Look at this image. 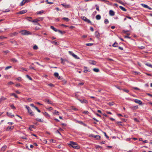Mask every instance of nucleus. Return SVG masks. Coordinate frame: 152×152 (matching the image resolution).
Segmentation results:
<instances>
[{"label":"nucleus","instance_id":"obj_50","mask_svg":"<svg viewBox=\"0 0 152 152\" xmlns=\"http://www.w3.org/2000/svg\"><path fill=\"white\" fill-rule=\"evenodd\" d=\"M10 10L9 9H6L5 11H3V12H7L10 11Z\"/></svg>","mask_w":152,"mask_h":152},{"label":"nucleus","instance_id":"obj_23","mask_svg":"<svg viewBox=\"0 0 152 152\" xmlns=\"http://www.w3.org/2000/svg\"><path fill=\"white\" fill-rule=\"evenodd\" d=\"M40 21V20L38 19H36L31 21L32 22L37 23L38 21Z\"/></svg>","mask_w":152,"mask_h":152},{"label":"nucleus","instance_id":"obj_11","mask_svg":"<svg viewBox=\"0 0 152 152\" xmlns=\"http://www.w3.org/2000/svg\"><path fill=\"white\" fill-rule=\"evenodd\" d=\"M28 110V112L29 113V114L31 115V116H33L34 115L33 112H32L31 110L30 109V108Z\"/></svg>","mask_w":152,"mask_h":152},{"label":"nucleus","instance_id":"obj_22","mask_svg":"<svg viewBox=\"0 0 152 152\" xmlns=\"http://www.w3.org/2000/svg\"><path fill=\"white\" fill-rule=\"evenodd\" d=\"M119 8L121 10H122L123 11H125V12H126V9L124 8V7H123L122 6H119Z\"/></svg>","mask_w":152,"mask_h":152},{"label":"nucleus","instance_id":"obj_34","mask_svg":"<svg viewBox=\"0 0 152 152\" xmlns=\"http://www.w3.org/2000/svg\"><path fill=\"white\" fill-rule=\"evenodd\" d=\"M104 23L106 24H107L109 23V21L107 19H105L104 20Z\"/></svg>","mask_w":152,"mask_h":152},{"label":"nucleus","instance_id":"obj_38","mask_svg":"<svg viewBox=\"0 0 152 152\" xmlns=\"http://www.w3.org/2000/svg\"><path fill=\"white\" fill-rule=\"evenodd\" d=\"M138 108V106H134L132 107V108L133 109H137Z\"/></svg>","mask_w":152,"mask_h":152},{"label":"nucleus","instance_id":"obj_35","mask_svg":"<svg viewBox=\"0 0 152 152\" xmlns=\"http://www.w3.org/2000/svg\"><path fill=\"white\" fill-rule=\"evenodd\" d=\"M12 67V66H7L5 68V70H7V69H9L11 68Z\"/></svg>","mask_w":152,"mask_h":152},{"label":"nucleus","instance_id":"obj_30","mask_svg":"<svg viewBox=\"0 0 152 152\" xmlns=\"http://www.w3.org/2000/svg\"><path fill=\"white\" fill-rule=\"evenodd\" d=\"M93 71L96 72H99V70L98 68H94L93 69Z\"/></svg>","mask_w":152,"mask_h":152},{"label":"nucleus","instance_id":"obj_60","mask_svg":"<svg viewBox=\"0 0 152 152\" xmlns=\"http://www.w3.org/2000/svg\"><path fill=\"white\" fill-rule=\"evenodd\" d=\"M90 29L92 31H94V28L92 27H90Z\"/></svg>","mask_w":152,"mask_h":152},{"label":"nucleus","instance_id":"obj_48","mask_svg":"<svg viewBox=\"0 0 152 152\" xmlns=\"http://www.w3.org/2000/svg\"><path fill=\"white\" fill-rule=\"evenodd\" d=\"M58 31L59 33H60L61 34H63V33H65L64 32H63L62 31L59 30H58Z\"/></svg>","mask_w":152,"mask_h":152},{"label":"nucleus","instance_id":"obj_42","mask_svg":"<svg viewBox=\"0 0 152 152\" xmlns=\"http://www.w3.org/2000/svg\"><path fill=\"white\" fill-rule=\"evenodd\" d=\"M59 112H58V111H57L56 110H55V112H54V114H55L56 115H59Z\"/></svg>","mask_w":152,"mask_h":152},{"label":"nucleus","instance_id":"obj_51","mask_svg":"<svg viewBox=\"0 0 152 152\" xmlns=\"http://www.w3.org/2000/svg\"><path fill=\"white\" fill-rule=\"evenodd\" d=\"M15 86L17 87H18L19 86H21V85L20 84V83H18L16 84Z\"/></svg>","mask_w":152,"mask_h":152},{"label":"nucleus","instance_id":"obj_32","mask_svg":"<svg viewBox=\"0 0 152 152\" xmlns=\"http://www.w3.org/2000/svg\"><path fill=\"white\" fill-rule=\"evenodd\" d=\"M7 99L4 97H2L0 99V102L6 99Z\"/></svg>","mask_w":152,"mask_h":152},{"label":"nucleus","instance_id":"obj_29","mask_svg":"<svg viewBox=\"0 0 152 152\" xmlns=\"http://www.w3.org/2000/svg\"><path fill=\"white\" fill-rule=\"evenodd\" d=\"M62 19L67 22L69 21V19L68 18L66 17L63 18H62Z\"/></svg>","mask_w":152,"mask_h":152},{"label":"nucleus","instance_id":"obj_46","mask_svg":"<svg viewBox=\"0 0 152 152\" xmlns=\"http://www.w3.org/2000/svg\"><path fill=\"white\" fill-rule=\"evenodd\" d=\"M93 43H87L86 44V45L87 46H91L93 45Z\"/></svg>","mask_w":152,"mask_h":152},{"label":"nucleus","instance_id":"obj_58","mask_svg":"<svg viewBox=\"0 0 152 152\" xmlns=\"http://www.w3.org/2000/svg\"><path fill=\"white\" fill-rule=\"evenodd\" d=\"M134 121H136V122L139 121L136 118H134Z\"/></svg>","mask_w":152,"mask_h":152},{"label":"nucleus","instance_id":"obj_52","mask_svg":"<svg viewBox=\"0 0 152 152\" xmlns=\"http://www.w3.org/2000/svg\"><path fill=\"white\" fill-rule=\"evenodd\" d=\"M29 68H30V69H34V70L35 69V68L34 67H33V66H31V65L29 66Z\"/></svg>","mask_w":152,"mask_h":152},{"label":"nucleus","instance_id":"obj_63","mask_svg":"<svg viewBox=\"0 0 152 152\" xmlns=\"http://www.w3.org/2000/svg\"><path fill=\"white\" fill-rule=\"evenodd\" d=\"M53 109V108L52 107H49L48 108V110H52Z\"/></svg>","mask_w":152,"mask_h":152},{"label":"nucleus","instance_id":"obj_10","mask_svg":"<svg viewBox=\"0 0 152 152\" xmlns=\"http://www.w3.org/2000/svg\"><path fill=\"white\" fill-rule=\"evenodd\" d=\"M13 128H14L13 126H9L7 128L6 130L7 131H8L10 130H12V129H13Z\"/></svg>","mask_w":152,"mask_h":152},{"label":"nucleus","instance_id":"obj_14","mask_svg":"<svg viewBox=\"0 0 152 152\" xmlns=\"http://www.w3.org/2000/svg\"><path fill=\"white\" fill-rule=\"evenodd\" d=\"M7 115L10 117L14 116V115H12L11 113H9V112H7Z\"/></svg>","mask_w":152,"mask_h":152},{"label":"nucleus","instance_id":"obj_17","mask_svg":"<svg viewBox=\"0 0 152 152\" xmlns=\"http://www.w3.org/2000/svg\"><path fill=\"white\" fill-rule=\"evenodd\" d=\"M43 115L47 117H50V115L48 114V113L47 112H45L43 113Z\"/></svg>","mask_w":152,"mask_h":152},{"label":"nucleus","instance_id":"obj_54","mask_svg":"<svg viewBox=\"0 0 152 152\" xmlns=\"http://www.w3.org/2000/svg\"><path fill=\"white\" fill-rule=\"evenodd\" d=\"M26 76L29 78L30 80H32V78L30 76H29L28 75H26Z\"/></svg>","mask_w":152,"mask_h":152},{"label":"nucleus","instance_id":"obj_55","mask_svg":"<svg viewBox=\"0 0 152 152\" xmlns=\"http://www.w3.org/2000/svg\"><path fill=\"white\" fill-rule=\"evenodd\" d=\"M123 32L124 33H125V34H126V33H127V32H128L129 31H128V30H126V31H125V30H123Z\"/></svg>","mask_w":152,"mask_h":152},{"label":"nucleus","instance_id":"obj_16","mask_svg":"<svg viewBox=\"0 0 152 152\" xmlns=\"http://www.w3.org/2000/svg\"><path fill=\"white\" fill-rule=\"evenodd\" d=\"M50 28L55 32L58 31V30L55 28L54 26H50Z\"/></svg>","mask_w":152,"mask_h":152},{"label":"nucleus","instance_id":"obj_47","mask_svg":"<svg viewBox=\"0 0 152 152\" xmlns=\"http://www.w3.org/2000/svg\"><path fill=\"white\" fill-rule=\"evenodd\" d=\"M96 139L99 140L100 139V137L99 135H96Z\"/></svg>","mask_w":152,"mask_h":152},{"label":"nucleus","instance_id":"obj_1","mask_svg":"<svg viewBox=\"0 0 152 152\" xmlns=\"http://www.w3.org/2000/svg\"><path fill=\"white\" fill-rule=\"evenodd\" d=\"M70 143L69 144V145L72 148L77 149L80 148V146L77 145L76 143L73 141H70Z\"/></svg>","mask_w":152,"mask_h":152},{"label":"nucleus","instance_id":"obj_6","mask_svg":"<svg viewBox=\"0 0 152 152\" xmlns=\"http://www.w3.org/2000/svg\"><path fill=\"white\" fill-rule=\"evenodd\" d=\"M54 76L56 77H58V79L61 80L62 79V77L59 76V74L57 72H55L54 73Z\"/></svg>","mask_w":152,"mask_h":152},{"label":"nucleus","instance_id":"obj_8","mask_svg":"<svg viewBox=\"0 0 152 152\" xmlns=\"http://www.w3.org/2000/svg\"><path fill=\"white\" fill-rule=\"evenodd\" d=\"M134 102L135 103L138 104H142V102L141 100L137 99H135Z\"/></svg>","mask_w":152,"mask_h":152},{"label":"nucleus","instance_id":"obj_18","mask_svg":"<svg viewBox=\"0 0 152 152\" xmlns=\"http://www.w3.org/2000/svg\"><path fill=\"white\" fill-rule=\"evenodd\" d=\"M26 2V0H23L20 3V6H23Z\"/></svg>","mask_w":152,"mask_h":152},{"label":"nucleus","instance_id":"obj_28","mask_svg":"<svg viewBox=\"0 0 152 152\" xmlns=\"http://www.w3.org/2000/svg\"><path fill=\"white\" fill-rule=\"evenodd\" d=\"M118 43L116 42H115L112 45V46L114 47H116L118 46Z\"/></svg>","mask_w":152,"mask_h":152},{"label":"nucleus","instance_id":"obj_37","mask_svg":"<svg viewBox=\"0 0 152 152\" xmlns=\"http://www.w3.org/2000/svg\"><path fill=\"white\" fill-rule=\"evenodd\" d=\"M10 107L11 108L14 109H16L15 107L14 106L13 104H12L10 105Z\"/></svg>","mask_w":152,"mask_h":152},{"label":"nucleus","instance_id":"obj_3","mask_svg":"<svg viewBox=\"0 0 152 152\" xmlns=\"http://www.w3.org/2000/svg\"><path fill=\"white\" fill-rule=\"evenodd\" d=\"M81 18L83 20L85 21L86 22H87L88 23H91V22L90 20L87 19L86 17L85 16H83L81 17Z\"/></svg>","mask_w":152,"mask_h":152},{"label":"nucleus","instance_id":"obj_64","mask_svg":"<svg viewBox=\"0 0 152 152\" xmlns=\"http://www.w3.org/2000/svg\"><path fill=\"white\" fill-rule=\"evenodd\" d=\"M26 108L28 110L30 108L28 106H26Z\"/></svg>","mask_w":152,"mask_h":152},{"label":"nucleus","instance_id":"obj_25","mask_svg":"<svg viewBox=\"0 0 152 152\" xmlns=\"http://www.w3.org/2000/svg\"><path fill=\"white\" fill-rule=\"evenodd\" d=\"M36 120L37 121H39V122H44V120L43 119H39V118H37L36 119Z\"/></svg>","mask_w":152,"mask_h":152},{"label":"nucleus","instance_id":"obj_27","mask_svg":"<svg viewBox=\"0 0 152 152\" xmlns=\"http://www.w3.org/2000/svg\"><path fill=\"white\" fill-rule=\"evenodd\" d=\"M96 19L97 20H99L101 19V16L99 15H98L96 17Z\"/></svg>","mask_w":152,"mask_h":152},{"label":"nucleus","instance_id":"obj_21","mask_svg":"<svg viewBox=\"0 0 152 152\" xmlns=\"http://www.w3.org/2000/svg\"><path fill=\"white\" fill-rule=\"evenodd\" d=\"M10 95L11 96H14V97L15 98H17L18 97V96L16 95L15 93H11V94H10Z\"/></svg>","mask_w":152,"mask_h":152},{"label":"nucleus","instance_id":"obj_43","mask_svg":"<svg viewBox=\"0 0 152 152\" xmlns=\"http://www.w3.org/2000/svg\"><path fill=\"white\" fill-rule=\"evenodd\" d=\"M95 6L96 7V9L98 11H99V6H98L97 5H96Z\"/></svg>","mask_w":152,"mask_h":152},{"label":"nucleus","instance_id":"obj_19","mask_svg":"<svg viewBox=\"0 0 152 152\" xmlns=\"http://www.w3.org/2000/svg\"><path fill=\"white\" fill-rule=\"evenodd\" d=\"M45 102H47L48 104H52V103L51 102V101L49 100L48 99H46L45 100Z\"/></svg>","mask_w":152,"mask_h":152},{"label":"nucleus","instance_id":"obj_12","mask_svg":"<svg viewBox=\"0 0 152 152\" xmlns=\"http://www.w3.org/2000/svg\"><path fill=\"white\" fill-rule=\"evenodd\" d=\"M27 12V10H23L19 12L18 13L20 14H22L26 13Z\"/></svg>","mask_w":152,"mask_h":152},{"label":"nucleus","instance_id":"obj_4","mask_svg":"<svg viewBox=\"0 0 152 152\" xmlns=\"http://www.w3.org/2000/svg\"><path fill=\"white\" fill-rule=\"evenodd\" d=\"M69 53L70 55L72 56L75 58L77 59H79V58L77 56L74 54L72 52L69 51Z\"/></svg>","mask_w":152,"mask_h":152},{"label":"nucleus","instance_id":"obj_57","mask_svg":"<svg viewBox=\"0 0 152 152\" xmlns=\"http://www.w3.org/2000/svg\"><path fill=\"white\" fill-rule=\"evenodd\" d=\"M17 80H18L21 81V78L20 77H19L17 78Z\"/></svg>","mask_w":152,"mask_h":152},{"label":"nucleus","instance_id":"obj_61","mask_svg":"<svg viewBox=\"0 0 152 152\" xmlns=\"http://www.w3.org/2000/svg\"><path fill=\"white\" fill-rule=\"evenodd\" d=\"M123 90L125 92H127V93H128L129 91V90H126V89H124Z\"/></svg>","mask_w":152,"mask_h":152},{"label":"nucleus","instance_id":"obj_40","mask_svg":"<svg viewBox=\"0 0 152 152\" xmlns=\"http://www.w3.org/2000/svg\"><path fill=\"white\" fill-rule=\"evenodd\" d=\"M83 113L87 115L88 114L89 112L88 111H85L83 112Z\"/></svg>","mask_w":152,"mask_h":152},{"label":"nucleus","instance_id":"obj_15","mask_svg":"<svg viewBox=\"0 0 152 152\" xmlns=\"http://www.w3.org/2000/svg\"><path fill=\"white\" fill-rule=\"evenodd\" d=\"M114 12L112 10H110L109 11V14L111 16H113L114 15Z\"/></svg>","mask_w":152,"mask_h":152},{"label":"nucleus","instance_id":"obj_31","mask_svg":"<svg viewBox=\"0 0 152 152\" xmlns=\"http://www.w3.org/2000/svg\"><path fill=\"white\" fill-rule=\"evenodd\" d=\"M11 60L14 62H16L18 61L15 58H12L11 59Z\"/></svg>","mask_w":152,"mask_h":152},{"label":"nucleus","instance_id":"obj_59","mask_svg":"<svg viewBox=\"0 0 152 152\" xmlns=\"http://www.w3.org/2000/svg\"><path fill=\"white\" fill-rule=\"evenodd\" d=\"M83 84H84V83H79L78 85L79 86H82V85H83Z\"/></svg>","mask_w":152,"mask_h":152},{"label":"nucleus","instance_id":"obj_33","mask_svg":"<svg viewBox=\"0 0 152 152\" xmlns=\"http://www.w3.org/2000/svg\"><path fill=\"white\" fill-rule=\"evenodd\" d=\"M145 65L146 66H149V67H151V68H152V65H151V64H149L148 63H146L145 64Z\"/></svg>","mask_w":152,"mask_h":152},{"label":"nucleus","instance_id":"obj_45","mask_svg":"<svg viewBox=\"0 0 152 152\" xmlns=\"http://www.w3.org/2000/svg\"><path fill=\"white\" fill-rule=\"evenodd\" d=\"M14 84V83L12 81H10L8 82L7 84L8 85H11Z\"/></svg>","mask_w":152,"mask_h":152},{"label":"nucleus","instance_id":"obj_26","mask_svg":"<svg viewBox=\"0 0 152 152\" xmlns=\"http://www.w3.org/2000/svg\"><path fill=\"white\" fill-rule=\"evenodd\" d=\"M89 71L87 69V67L85 66L84 67V70L83 72L85 73H86L87 72H89Z\"/></svg>","mask_w":152,"mask_h":152},{"label":"nucleus","instance_id":"obj_7","mask_svg":"<svg viewBox=\"0 0 152 152\" xmlns=\"http://www.w3.org/2000/svg\"><path fill=\"white\" fill-rule=\"evenodd\" d=\"M78 100L81 102L82 103H86L87 104L88 103V101L86 99H78Z\"/></svg>","mask_w":152,"mask_h":152},{"label":"nucleus","instance_id":"obj_39","mask_svg":"<svg viewBox=\"0 0 152 152\" xmlns=\"http://www.w3.org/2000/svg\"><path fill=\"white\" fill-rule=\"evenodd\" d=\"M46 2H47L48 4H53V2H49L48 0H46Z\"/></svg>","mask_w":152,"mask_h":152},{"label":"nucleus","instance_id":"obj_49","mask_svg":"<svg viewBox=\"0 0 152 152\" xmlns=\"http://www.w3.org/2000/svg\"><path fill=\"white\" fill-rule=\"evenodd\" d=\"M43 12H44L42 10V11H39V12H38L37 14H41L43 13Z\"/></svg>","mask_w":152,"mask_h":152},{"label":"nucleus","instance_id":"obj_41","mask_svg":"<svg viewBox=\"0 0 152 152\" xmlns=\"http://www.w3.org/2000/svg\"><path fill=\"white\" fill-rule=\"evenodd\" d=\"M33 48L34 50H37L38 48V47L36 45H34L33 46Z\"/></svg>","mask_w":152,"mask_h":152},{"label":"nucleus","instance_id":"obj_44","mask_svg":"<svg viewBox=\"0 0 152 152\" xmlns=\"http://www.w3.org/2000/svg\"><path fill=\"white\" fill-rule=\"evenodd\" d=\"M48 85L51 87H53L54 86V85L52 83L49 84H48Z\"/></svg>","mask_w":152,"mask_h":152},{"label":"nucleus","instance_id":"obj_53","mask_svg":"<svg viewBox=\"0 0 152 152\" xmlns=\"http://www.w3.org/2000/svg\"><path fill=\"white\" fill-rule=\"evenodd\" d=\"M3 53H5L6 54H7L9 52V51L8 50L4 51H3Z\"/></svg>","mask_w":152,"mask_h":152},{"label":"nucleus","instance_id":"obj_62","mask_svg":"<svg viewBox=\"0 0 152 152\" xmlns=\"http://www.w3.org/2000/svg\"><path fill=\"white\" fill-rule=\"evenodd\" d=\"M61 63L64 64V60L62 58H61Z\"/></svg>","mask_w":152,"mask_h":152},{"label":"nucleus","instance_id":"obj_5","mask_svg":"<svg viewBox=\"0 0 152 152\" xmlns=\"http://www.w3.org/2000/svg\"><path fill=\"white\" fill-rule=\"evenodd\" d=\"M61 5H62L65 8H70V6L69 4H61Z\"/></svg>","mask_w":152,"mask_h":152},{"label":"nucleus","instance_id":"obj_24","mask_svg":"<svg viewBox=\"0 0 152 152\" xmlns=\"http://www.w3.org/2000/svg\"><path fill=\"white\" fill-rule=\"evenodd\" d=\"M35 126L34 125H30L29 128V129L31 131H32V128H34Z\"/></svg>","mask_w":152,"mask_h":152},{"label":"nucleus","instance_id":"obj_36","mask_svg":"<svg viewBox=\"0 0 152 152\" xmlns=\"http://www.w3.org/2000/svg\"><path fill=\"white\" fill-rule=\"evenodd\" d=\"M142 6L144 7L145 8H147V7H148V6L147 5H146V4H142Z\"/></svg>","mask_w":152,"mask_h":152},{"label":"nucleus","instance_id":"obj_20","mask_svg":"<svg viewBox=\"0 0 152 152\" xmlns=\"http://www.w3.org/2000/svg\"><path fill=\"white\" fill-rule=\"evenodd\" d=\"M96 36L97 38H99V33L98 32L96 31L95 32Z\"/></svg>","mask_w":152,"mask_h":152},{"label":"nucleus","instance_id":"obj_2","mask_svg":"<svg viewBox=\"0 0 152 152\" xmlns=\"http://www.w3.org/2000/svg\"><path fill=\"white\" fill-rule=\"evenodd\" d=\"M20 33L23 35H28L32 34L31 32L26 30L21 31L20 32Z\"/></svg>","mask_w":152,"mask_h":152},{"label":"nucleus","instance_id":"obj_9","mask_svg":"<svg viewBox=\"0 0 152 152\" xmlns=\"http://www.w3.org/2000/svg\"><path fill=\"white\" fill-rule=\"evenodd\" d=\"M89 63L90 64L95 65L96 64V62L94 61L91 60L89 61Z\"/></svg>","mask_w":152,"mask_h":152},{"label":"nucleus","instance_id":"obj_56","mask_svg":"<svg viewBox=\"0 0 152 152\" xmlns=\"http://www.w3.org/2000/svg\"><path fill=\"white\" fill-rule=\"evenodd\" d=\"M124 37L125 38H129V39H130V37H129L128 36H127V35L125 36Z\"/></svg>","mask_w":152,"mask_h":152},{"label":"nucleus","instance_id":"obj_13","mask_svg":"<svg viewBox=\"0 0 152 152\" xmlns=\"http://www.w3.org/2000/svg\"><path fill=\"white\" fill-rule=\"evenodd\" d=\"M7 147V146L4 145L1 148V151H4Z\"/></svg>","mask_w":152,"mask_h":152}]
</instances>
